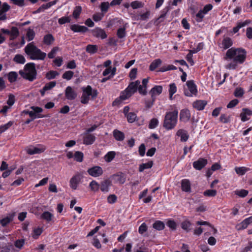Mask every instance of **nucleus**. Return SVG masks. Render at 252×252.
Here are the masks:
<instances>
[{
	"mask_svg": "<svg viewBox=\"0 0 252 252\" xmlns=\"http://www.w3.org/2000/svg\"><path fill=\"white\" fill-rule=\"evenodd\" d=\"M95 140V137L94 135L86 133L83 137V143L86 145H91Z\"/></svg>",
	"mask_w": 252,
	"mask_h": 252,
	"instance_id": "nucleus-19",
	"label": "nucleus"
},
{
	"mask_svg": "<svg viewBox=\"0 0 252 252\" xmlns=\"http://www.w3.org/2000/svg\"><path fill=\"white\" fill-rule=\"evenodd\" d=\"M130 5L132 8L137 9L143 7V3L139 1H134L131 3Z\"/></svg>",
	"mask_w": 252,
	"mask_h": 252,
	"instance_id": "nucleus-63",
	"label": "nucleus"
},
{
	"mask_svg": "<svg viewBox=\"0 0 252 252\" xmlns=\"http://www.w3.org/2000/svg\"><path fill=\"white\" fill-rule=\"evenodd\" d=\"M59 74L57 71L51 70L47 73L46 78L49 80L53 79Z\"/></svg>",
	"mask_w": 252,
	"mask_h": 252,
	"instance_id": "nucleus-51",
	"label": "nucleus"
},
{
	"mask_svg": "<svg viewBox=\"0 0 252 252\" xmlns=\"http://www.w3.org/2000/svg\"><path fill=\"white\" fill-rule=\"evenodd\" d=\"M162 63V61L160 59H158L154 60L150 65L149 69L151 71H154L158 66H159Z\"/></svg>",
	"mask_w": 252,
	"mask_h": 252,
	"instance_id": "nucleus-35",
	"label": "nucleus"
},
{
	"mask_svg": "<svg viewBox=\"0 0 252 252\" xmlns=\"http://www.w3.org/2000/svg\"><path fill=\"white\" fill-rule=\"evenodd\" d=\"M158 124V121L157 119L153 118L151 120L149 124V128L150 129L155 128Z\"/></svg>",
	"mask_w": 252,
	"mask_h": 252,
	"instance_id": "nucleus-54",
	"label": "nucleus"
},
{
	"mask_svg": "<svg viewBox=\"0 0 252 252\" xmlns=\"http://www.w3.org/2000/svg\"><path fill=\"white\" fill-rule=\"evenodd\" d=\"M111 186V182L109 180H105L102 182L100 185V190L103 192L109 191V187Z\"/></svg>",
	"mask_w": 252,
	"mask_h": 252,
	"instance_id": "nucleus-23",
	"label": "nucleus"
},
{
	"mask_svg": "<svg viewBox=\"0 0 252 252\" xmlns=\"http://www.w3.org/2000/svg\"><path fill=\"white\" fill-rule=\"evenodd\" d=\"M233 45V41L232 39L229 37H224L222 40L220 47L224 50L228 49Z\"/></svg>",
	"mask_w": 252,
	"mask_h": 252,
	"instance_id": "nucleus-18",
	"label": "nucleus"
},
{
	"mask_svg": "<svg viewBox=\"0 0 252 252\" xmlns=\"http://www.w3.org/2000/svg\"><path fill=\"white\" fill-rule=\"evenodd\" d=\"M91 190L94 192H96L99 190L100 185L96 181L93 180L89 184Z\"/></svg>",
	"mask_w": 252,
	"mask_h": 252,
	"instance_id": "nucleus-37",
	"label": "nucleus"
},
{
	"mask_svg": "<svg viewBox=\"0 0 252 252\" xmlns=\"http://www.w3.org/2000/svg\"><path fill=\"white\" fill-rule=\"evenodd\" d=\"M82 95L81 97V102L83 104H87L90 98L94 99L97 95V91L93 90L91 86L82 88Z\"/></svg>",
	"mask_w": 252,
	"mask_h": 252,
	"instance_id": "nucleus-5",
	"label": "nucleus"
},
{
	"mask_svg": "<svg viewBox=\"0 0 252 252\" xmlns=\"http://www.w3.org/2000/svg\"><path fill=\"white\" fill-rule=\"evenodd\" d=\"M220 122L226 124L230 122V117L225 114H221L220 117Z\"/></svg>",
	"mask_w": 252,
	"mask_h": 252,
	"instance_id": "nucleus-62",
	"label": "nucleus"
},
{
	"mask_svg": "<svg viewBox=\"0 0 252 252\" xmlns=\"http://www.w3.org/2000/svg\"><path fill=\"white\" fill-rule=\"evenodd\" d=\"M127 98L125 96V95L121 92L120 95V96L117 98L112 103L113 106H118L120 105L122 101L127 99Z\"/></svg>",
	"mask_w": 252,
	"mask_h": 252,
	"instance_id": "nucleus-30",
	"label": "nucleus"
},
{
	"mask_svg": "<svg viewBox=\"0 0 252 252\" xmlns=\"http://www.w3.org/2000/svg\"><path fill=\"white\" fill-rule=\"evenodd\" d=\"M150 12L147 11L144 13L141 14L137 16V19L145 21L149 19L150 16Z\"/></svg>",
	"mask_w": 252,
	"mask_h": 252,
	"instance_id": "nucleus-61",
	"label": "nucleus"
},
{
	"mask_svg": "<svg viewBox=\"0 0 252 252\" xmlns=\"http://www.w3.org/2000/svg\"><path fill=\"white\" fill-rule=\"evenodd\" d=\"M178 115V111L176 109L166 112L163 121V127L168 130L173 129L177 124Z\"/></svg>",
	"mask_w": 252,
	"mask_h": 252,
	"instance_id": "nucleus-4",
	"label": "nucleus"
},
{
	"mask_svg": "<svg viewBox=\"0 0 252 252\" xmlns=\"http://www.w3.org/2000/svg\"><path fill=\"white\" fill-rule=\"evenodd\" d=\"M162 87L160 85L155 86L152 88L150 91V94H151L152 99L153 101H155L156 97L157 95H159L162 92Z\"/></svg>",
	"mask_w": 252,
	"mask_h": 252,
	"instance_id": "nucleus-15",
	"label": "nucleus"
},
{
	"mask_svg": "<svg viewBox=\"0 0 252 252\" xmlns=\"http://www.w3.org/2000/svg\"><path fill=\"white\" fill-rule=\"evenodd\" d=\"M8 80L10 83L15 82L18 77L17 73L15 71H11L8 74Z\"/></svg>",
	"mask_w": 252,
	"mask_h": 252,
	"instance_id": "nucleus-42",
	"label": "nucleus"
},
{
	"mask_svg": "<svg viewBox=\"0 0 252 252\" xmlns=\"http://www.w3.org/2000/svg\"><path fill=\"white\" fill-rule=\"evenodd\" d=\"M26 114H28L30 117L32 118V119L34 120V119L38 118H43V116L41 114H36L33 111H27L25 112Z\"/></svg>",
	"mask_w": 252,
	"mask_h": 252,
	"instance_id": "nucleus-53",
	"label": "nucleus"
},
{
	"mask_svg": "<svg viewBox=\"0 0 252 252\" xmlns=\"http://www.w3.org/2000/svg\"><path fill=\"white\" fill-rule=\"evenodd\" d=\"M92 32L94 36L101 39H105L107 37L105 31L99 27L95 28L92 31Z\"/></svg>",
	"mask_w": 252,
	"mask_h": 252,
	"instance_id": "nucleus-11",
	"label": "nucleus"
},
{
	"mask_svg": "<svg viewBox=\"0 0 252 252\" xmlns=\"http://www.w3.org/2000/svg\"><path fill=\"white\" fill-rule=\"evenodd\" d=\"M252 223V216L245 219L241 222L236 225L237 230H243L246 229L249 224Z\"/></svg>",
	"mask_w": 252,
	"mask_h": 252,
	"instance_id": "nucleus-16",
	"label": "nucleus"
},
{
	"mask_svg": "<svg viewBox=\"0 0 252 252\" xmlns=\"http://www.w3.org/2000/svg\"><path fill=\"white\" fill-rule=\"evenodd\" d=\"M82 11V8L80 6H77L74 8L72 16L75 19H77L79 17Z\"/></svg>",
	"mask_w": 252,
	"mask_h": 252,
	"instance_id": "nucleus-48",
	"label": "nucleus"
},
{
	"mask_svg": "<svg viewBox=\"0 0 252 252\" xmlns=\"http://www.w3.org/2000/svg\"><path fill=\"white\" fill-rule=\"evenodd\" d=\"M25 52L32 60H43L46 56V54L38 48L33 42L26 45Z\"/></svg>",
	"mask_w": 252,
	"mask_h": 252,
	"instance_id": "nucleus-2",
	"label": "nucleus"
},
{
	"mask_svg": "<svg viewBox=\"0 0 252 252\" xmlns=\"http://www.w3.org/2000/svg\"><path fill=\"white\" fill-rule=\"evenodd\" d=\"M246 54V51L242 48L228 49L224 57V60L226 61L224 67L229 70L236 69L239 64L244 63Z\"/></svg>",
	"mask_w": 252,
	"mask_h": 252,
	"instance_id": "nucleus-1",
	"label": "nucleus"
},
{
	"mask_svg": "<svg viewBox=\"0 0 252 252\" xmlns=\"http://www.w3.org/2000/svg\"><path fill=\"white\" fill-rule=\"evenodd\" d=\"M61 49L58 46L53 48L51 51L48 54V57L49 59H53L55 58L57 53Z\"/></svg>",
	"mask_w": 252,
	"mask_h": 252,
	"instance_id": "nucleus-44",
	"label": "nucleus"
},
{
	"mask_svg": "<svg viewBox=\"0 0 252 252\" xmlns=\"http://www.w3.org/2000/svg\"><path fill=\"white\" fill-rule=\"evenodd\" d=\"M19 74L23 78L32 82L37 77V71L35 68V64L33 63H27L23 70H20Z\"/></svg>",
	"mask_w": 252,
	"mask_h": 252,
	"instance_id": "nucleus-3",
	"label": "nucleus"
},
{
	"mask_svg": "<svg viewBox=\"0 0 252 252\" xmlns=\"http://www.w3.org/2000/svg\"><path fill=\"white\" fill-rule=\"evenodd\" d=\"M113 136L115 139L117 141H123L125 138V134L124 133L117 129H115L113 131Z\"/></svg>",
	"mask_w": 252,
	"mask_h": 252,
	"instance_id": "nucleus-27",
	"label": "nucleus"
},
{
	"mask_svg": "<svg viewBox=\"0 0 252 252\" xmlns=\"http://www.w3.org/2000/svg\"><path fill=\"white\" fill-rule=\"evenodd\" d=\"M117 35L119 38H123L126 37V32L125 28H120L117 31Z\"/></svg>",
	"mask_w": 252,
	"mask_h": 252,
	"instance_id": "nucleus-49",
	"label": "nucleus"
},
{
	"mask_svg": "<svg viewBox=\"0 0 252 252\" xmlns=\"http://www.w3.org/2000/svg\"><path fill=\"white\" fill-rule=\"evenodd\" d=\"M190 119V111L187 109H184L180 112V120L184 123H187Z\"/></svg>",
	"mask_w": 252,
	"mask_h": 252,
	"instance_id": "nucleus-14",
	"label": "nucleus"
},
{
	"mask_svg": "<svg viewBox=\"0 0 252 252\" xmlns=\"http://www.w3.org/2000/svg\"><path fill=\"white\" fill-rule=\"evenodd\" d=\"M70 22V18L69 17H62L59 19L58 22L60 24L63 25L66 23H69Z\"/></svg>",
	"mask_w": 252,
	"mask_h": 252,
	"instance_id": "nucleus-64",
	"label": "nucleus"
},
{
	"mask_svg": "<svg viewBox=\"0 0 252 252\" xmlns=\"http://www.w3.org/2000/svg\"><path fill=\"white\" fill-rule=\"evenodd\" d=\"M166 225L168 227H169L171 230H175L177 228V224L176 222L171 220H168Z\"/></svg>",
	"mask_w": 252,
	"mask_h": 252,
	"instance_id": "nucleus-55",
	"label": "nucleus"
},
{
	"mask_svg": "<svg viewBox=\"0 0 252 252\" xmlns=\"http://www.w3.org/2000/svg\"><path fill=\"white\" fill-rule=\"evenodd\" d=\"M177 91V88L175 83H171L169 85L168 92L169 94V99L172 100L173 99V95Z\"/></svg>",
	"mask_w": 252,
	"mask_h": 252,
	"instance_id": "nucleus-26",
	"label": "nucleus"
},
{
	"mask_svg": "<svg viewBox=\"0 0 252 252\" xmlns=\"http://www.w3.org/2000/svg\"><path fill=\"white\" fill-rule=\"evenodd\" d=\"M207 104V101L203 100H198L194 101L193 104V108L197 110H202Z\"/></svg>",
	"mask_w": 252,
	"mask_h": 252,
	"instance_id": "nucleus-22",
	"label": "nucleus"
},
{
	"mask_svg": "<svg viewBox=\"0 0 252 252\" xmlns=\"http://www.w3.org/2000/svg\"><path fill=\"white\" fill-rule=\"evenodd\" d=\"M181 188L183 191L185 192L190 191V184L188 179H183L181 181Z\"/></svg>",
	"mask_w": 252,
	"mask_h": 252,
	"instance_id": "nucleus-24",
	"label": "nucleus"
},
{
	"mask_svg": "<svg viewBox=\"0 0 252 252\" xmlns=\"http://www.w3.org/2000/svg\"><path fill=\"white\" fill-rule=\"evenodd\" d=\"M249 191L246 189H240L235 191V194L239 197H245L248 194Z\"/></svg>",
	"mask_w": 252,
	"mask_h": 252,
	"instance_id": "nucleus-47",
	"label": "nucleus"
},
{
	"mask_svg": "<svg viewBox=\"0 0 252 252\" xmlns=\"http://www.w3.org/2000/svg\"><path fill=\"white\" fill-rule=\"evenodd\" d=\"M203 194L206 196H215L217 194V191L215 189H208L204 192Z\"/></svg>",
	"mask_w": 252,
	"mask_h": 252,
	"instance_id": "nucleus-60",
	"label": "nucleus"
},
{
	"mask_svg": "<svg viewBox=\"0 0 252 252\" xmlns=\"http://www.w3.org/2000/svg\"><path fill=\"white\" fill-rule=\"evenodd\" d=\"M207 164V160L203 158H199L193 162L192 165L196 170H200Z\"/></svg>",
	"mask_w": 252,
	"mask_h": 252,
	"instance_id": "nucleus-13",
	"label": "nucleus"
},
{
	"mask_svg": "<svg viewBox=\"0 0 252 252\" xmlns=\"http://www.w3.org/2000/svg\"><path fill=\"white\" fill-rule=\"evenodd\" d=\"M53 217V214L48 211L43 212L41 216V218L42 219H44L48 222L52 220Z\"/></svg>",
	"mask_w": 252,
	"mask_h": 252,
	"instance_id": "nucleus-43",
	"label": "nucleus"
},
{
	"mask_svg": "<svg viewBox=\"0 0 252 252\" xmlns=\"http://www.w3.org/2000/svg\"><path fill=\"white\" fill-rule=\"evenodd\" d=\"M86 52L90 54H94L98 51V47L96 45L89 44L86 48Z\"/></svg>",
	"mask_w": 252,
	"mask_h": 252,
	"instance_id": "nucleus-32",
	"label": "nucleus"
},
{
	"mask_svg": "<svg viewBox=\"0 0 252 252\" xmlns=\"http://www.w3.org/2000/svg\"><path fill=\"white\" fill-rule=\"evenodd\" d=\"M110 5L108 2H103L101 3L100 6V9L102 12H106Z\"/></svg>",
	"mask_w": 252,
	"mask_h": 252,
	"instance_id": "nucleus-58",
	"label": "nucleus"
},
{
	"mask_svg": "<svg viewBox=\"0 0 252 252\" xmlns=\"http://www.w3.org/2000/svg\"><path fill=\"white\" fill-rule=\"evenodd\" d=\"M12 220V218L6 217L0 220V223L2 226H5Z\"/></svg>",
	"mask_w": 252,
	"mask_h": 252,
	"instance_id": "nucleus-57",
	"label": "nucleus"
},
{
	"mask_svg": "<svg viewBox=\"0 0 252 252\" xmlns=\"http://www.w3.org/2000/svg\"><path fill=\"white\" fill-rule=\"evenodd\" d=\"M19 35V31L18 29L15 27H12L10 30V39L14 40L17 38Z\"/></svg>",
	"mask_w": 252,
	"mask_h": 252,
	"instance_id": "nucleus-31",
	"label": "nucleus"
},
{
	"mask_svg": "<svg viewBox=\"0 0 252 252\" xmlns=\"http://www.w3.org/2000/svg\"><path fill=\"white\" fill-rule=\"evenodd\" d=\"M140 84V82L139 80L132 82L130 83L127 88L122 92L128 99L137 91L138 87Z\"/></svg>",
	"mask_w": 252,
	"mask_h": 252,
	"instance_id": "nucleus-6",
	"label": "nucleus"
},
{
	"mask_svg": "<svg viewBox=\"0 0 252 252\" xmlns=\"http://www.w3.org/2000/svg\"><path fill=\"white\" fill-rule=\"evenodd\" d=\"M13 61L16 63L24 64L26 62V59L24 56L21 54H16L14 58Z\"/></svg>",
	"mask_w": 252,
	"mask_h": 252,
	"instance_id": "nucleus-34",
	"label": "nucleus"
},
{
	"mask_svg": "<svg viewBox=\"0 0 252 252\" xmlns=\"http://www.w3.org/2000/svg\"><path fill=\"white\" fill-rule=\"evenodd\" d=\"M82 178L81 174L79 173H76L70 180L69 185L70 188L73 189H76Z\"/></svg>",
	"mask_w": 252,
	"mask_h": 252,
	"instance_id": "nucleus-10",
	"label": "nucleus"
},
{
	"mask_svg": "<svg viewBox=\"0 0 252 252\" xmlns=\"http://www.w3.org/2000/svg\"><path fill=\"white\" fill-rule=\"evenodd\" d=\"M35 33L33 30L29 28L27 31L26 37L28 41L33 39Z\"/></svg>",
	"mask_w": 252,
	"mask_h": 252,
	"instance_id": "nucleus-41",
	"label": "nucleus"
},
{
	"mask_svg": "<svg viewBox=\"0 0 252 252\" xmlns=\"http://www.w3.org/2000/svg\"><path fill=\"white\" fill-rule=\"evenodd\" d=\"M43 231L42 228L41 227H37L33 230L32 237L34 239H36L41 235Z\"/></svg>",
	"mask_w": 252,
	"mask_h": 252,
	"instance_id": "nucleus-46",
	"label": "nucleus"
},
{
	"mask_svg": "<svg viewBox=\"0 0 252 252\" xmlns=\"http://www.w3.org/2000/svg\"><path fill=\"white\" fill-rule=\"evenodd\" d=\"M13 124V122L9 121L7 123L0 126V134L5 131Z\"/></svg>",
	"mask_w": 252,
	"mask_h": 252,
	"instance_id": "nucleus-45",
	"label": "nucleus"
},
{
	"mask_svg": "<svg viewBox=\"0 0 252 252\" xmlns=\"http://www.w3.org/2000/svg\"><path fill=\"white\" fill-rule=\"evenodd\" d=\"M176 135L181 137L182 142L187 141L189 137L187 131L183 129H179L176 132Z\"/></svg>",
	"mask_w": 252,
	"mask_h": 252,
	"instance_id": "nucleus-20",
	"label": "nucleus"
},
{
	"mask_svg": "<svg viewBox=\"0 0 252 252\" xmlns=\"http://www.w3.org/2000/svg\"><path fill=\"white\" fill-rule=\"evenodd\" d=\"M186 85L188 90L184 89V94L187 96L191 97L193 95H196L197 93L196 85L193 80H189L186 82Z\"/></svg>",
	"mask_w": 252,
	"mask_h": 252,
	"instance_id": "nucleus-7",
	"label": "nucleus"
},
{
	"mask_svg": "<svg viewBox=\"0 0 252 252\" xmlns=\"http://www.w3.org/2000/svg\"><path fill=\"white\" fill-rule=\"evenodd\" d=\"M70 29L74 32H85L88 31L87 27L84 26H80L77 24H74L70 26Z\"/></svg>",
	"mask_w": 252,
	"mask_h": 252,
	"instance_id": "nucleus-21",
	"label": "nucleus"
},
{
	"mask_svg": "<svg viewBox=\"0 0 252 252\" xmlns=\"http://www.w3.org/2000/svg\"><path fill=\"white\" fill-rule=\"evenodd\" d=\"M153 227L158 230H161L164 228L165 225L163 222L160 220H157L153 225Z\"/></svg>",
	"mask_w": 252,
	"mask_h": 252,
	"instance_id": "nucleus-39",
	"label": "nucleus"
},
{
	"mask_svg": "<svg viewBox=\"0 0 252 252\" xmlns=\"http://www.w3.org/2000/svg\"><path fill=\"white\" fill-rule=\"evenodd\" d=\"M252 115V111L248 108H243L240 117L242 122H246L250 119V116Z\"/></svg>",
	"mask_w": 252,
	"mask_h": 252,
	"instance_id": "nucleus-17",
	"label": "nucleus"
},
{
	"mask_svg": "<svg viewBox=\"0 0 252 252\" xmlns=\"http://www.w3.org/2000/svg\"><path fill=\"white\" fill-rule=\"evenodd\" d=\"M115 156L116 153L114 151L109 152L104 156V159L107 162H111L114 158Z\"/></svg>",
	"mask_w": 252,
	"mask_h": 252,
	"instance_id": "nucleus-40",
	"label": "nucleus"
},
{
	"mask_svg": "<svg viewBox=\"0 0 252 252\" xmlns=\"http://www.w3.org/2000/svg\"><path fill=\"white\" fill-rule=\"evenodd\" d=\"M153 165V161L152 160H149L146 163H141L139 166V171L142 172L145 169H150Z\"/></svg>",
	"mask_w": 252,
	"mask_h": 252,
	"instance_id": "nucleus-25",
	"label": "nucleus"
},
{
	"mask_svg": "<svg viewBox=\"0 0 252 252\" xmlns=\"http://www.w3.org/2000/svg\"><path fill=\"white\" fill-rule=\"evenodd\" d=\"M65 96L68 100H72L76 98L77 94L71 87L68 86L65 91Z\"/></svg>",
	"mask_w": 252,
	"mask_h": 252,
	"instance_id": "nucleus-12",
	"label": "nucleus"
},
{
	"mask_svg": "<svg viewBox=\"0 0 252 252\" xmlns=\"http://www.w3.org/2000/svg\"><path fill=\"white\" fill-rule=\"evenodd\" d=\"M46 148L45 146L41 144L37 145L36 146H29L26 148L27 154L30 155L39 154L45 151Z\"/></svg>",
	"mask_w": 252,
	"mask_h": 252,
	"instance_id": "nucleus-8",
	"label": "nucleus"
},
{
	"mask_svg": "<svg viewBox=\"0 0 252 252\" xmlns=\"http://www.w3.org/2000/svg\"><path fill=\"white\" fill-rule=\"evenodd\" d=\"M127 121L129 123H133L135 121L136 118V115L133 112H130L126 116Z\"/></svg>",
	"mask_w": 252,
	"mask_h": 252,
	"instance_id": "nucleus-52",
	"label": "nucleus"
},
{
	"mask_svg": "<svg viewBox=\"0 0 252 252\" xmlns=\"http://www.w3.org/2000/svg\"><path fill=\"white\" fill-rule=\"evenodd\" d=\"M191 222L188 220L183 221L181 224V228L186 232H189L191 230Z\"/></svg>",
	"mask_w": 252,
	"mask_h": 252,
	"instance_id": "nucleus-28",
	"label": "nucleus"
},
{
	"mask_svg": "<svg viewBox=\"0 0 252 252\" xmlns=\"http://www.w3.org/2000/svg\"><path fill=\"white\" fill-rule=\"evenodd\" d=\"M250 169L246 167H236L235 168V171L236 173L239 175H244L247 171H249Z\"/></svg>",
	"mask_w": 252,
	"mask_h": 252,
	"instance_id": "nucleus-38",
	"label": "nucleus"
},
{
	"mask_svg": "<svg viewBox=\"0 0 252 252\" xmlns=\"http://www.w3.org/2000/svg\"><path fill=\"white\" fill-rule=\"evenodd\" d=\"M113 178L116 183L123 184L126 181V178L122 174L114 175Z\"/></svg>",
	"mask_w": 252,
	"mask_h": 252,
	"instance_id": "nucleus-33",
	"label": "nucleus"
},
{
	"mask_svg": "<svg viewBox=\"0 0 252 252\" xmlns=\"http://www.w3.org/2000/svg\"><path fill=\"white\" fill-rule=\"evenodd\" d=\"M249 23V22H248L247 21H245L243 22H238L237 26L233 28V32L234 33H237L241 28L245 27Z\"/></svg>",
	"mask_w": 252,
	"mask_h": 252,
	"instance_id": "nucleus-36",
	"label": "nucleus"
},
{
	"mask_svg": "<svg viewBox=\"0 0 252 252\" xmlns=\"http://www.w3.org/2000/svg\"><path fill=\"white\" fill-rule=\"evenodd\" d=\"M73 74L74 73L73 71H66L63 74L62 77L64 79L69 80L72 78Z\"/></svg>",
	"mask_w": 252,
	"mask_h": 252,
	"instance_id": "nucleus-56",
	"label": "nucleus"
},
{
	"mask_svg": "<svg viewBox=\"0 0 252 252\" xmlns=\"http://www.w3.org/2000/svg\"><path fill=\"white\" fill-rule=\"evenodd\" d=\"M244 94V90L241 88H237L235 90L234 94L236 97H242Z\"/></svg>",
	"mask_w": 252,
	"mask_h": 252,
	"instance_id": "nucleus-59",
	"label": "nucleus"
},
{
	"mask_svg": "<svg viewBox=\"0 0 252 252\" xmlns=\"http://www.w3.org/2000/svg\"><path fill=\"white\" fill-rule=\"evenodd\" d=\"M88 173L93 177H98L103 174L102 168L98 166H94L90 168L87 170Z\"/></svg>",
	"mask_w": 252,
	"mask_h": 252,
	"instance_id": "nucleus-9",
	"label": "nucleus"
},
{
	"mask_svg": "<svg viewBox=\"0 0 252 252\" xmlns=\"http://www.w3.org/2000/svg\"><path fill=\"white\" fill-rule=\"evenodd\" d=\"M55 41L54 36L51 34H47L43 37V42L47 45H51Z\"/></svg>",
	"mask_w": 252,
	"mask_h": 252,
	"instance_id": "nucleus-29",
	"label": "nucleus"
},
{
	"mask_svg": "<svg viewBox=\"0 0 252 252\" xmlns=\"http://www.w3.org/2000/svg\"><path fill=\"white\" fill-rule=\"evenodd\" d=\"M83 153L77 151L76 152L74 155V158L75 160L78 162H82L83 159Z\"/></svg>",
	"mask_w": 252,
	"mask_h": 252,
	"instance_id": "nucleus-50",
	"label": "nucleus"
}]
</instances>
